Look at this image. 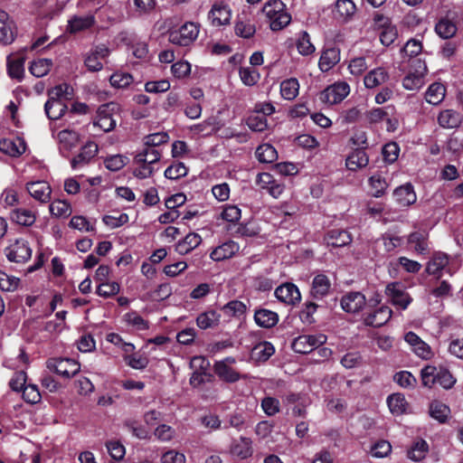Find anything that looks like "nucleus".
Wrapping results in <instances>:
<instances>
[{"instance_id": "nucleus-43", "label": "nucleus", "mask_w": 463, "mask_h": 463, "mask_svg": "<svg viewBox=\"0 0 463 463\" xmlns=\"http://www.w3.org/2000/svg\"><path fill=\"white\" fill-rule=\"evenodd\" d=\"M429 451V445L424 439L415 441L407 452V456L413 461L422 460Z\"/></svg>"}, {"instance_id": "nucleus-61", "label": "nucleus", "mask_w": 463, "mask_h": 463, "mask_svg": "<svg viewBox=\"0 0 463 463\" xmlns=\"http://www.w3.org/2000/svg\"><path fill=\"white\" fill-rule=\"evenodd\" d=\"M128 161V157L122 155H114L107 157L104 164L109 170L116 172L123 168Z\"/></svg>"}, {"instance_id": "nucleus-50", "label": "nucleus", "mask_w": 463, "mask_h": 463, "mask_svg": "<svg viewBox=\"0 0 463 463\" xmlns=\"http://www.w3.org/2000/svg\"><path fill=\"white\" fill-rule=\"evenodd\" d=\"M49 210L52 215L55 217L66 218L71 213V205L63 200H54L50 203Z\"/></svg>"}, {"instance_id": "nucleus-23", "label": "nucleus", "mask_w": 463, "mask_h": 463, "mask_svg": "<svg viewBox=\"0 0 463 463\" xmlns=\"http://www.w3.org/2000/svg\"><path fill=\"white\" fill-rule=\"evenodd\" d=\"M255 32V25L249 14L245 13L239 14L235 24V33L242 38H250L254 35Z\"/></svg>"}, {"instance_id": "nucleus-6", "label": "nucleus", "mask_w": 463, "mask_h": 463, "mask_svg": "<svg viewBox=\"0 0 463 463\" xmlns=\"http://www.w3.org/2000/svg\"><path fill=\"white\" fill-rule=\"evenodd\" d=\"M110 54V50L105 44L92 47L85 55L84 64L90 71H99L103 69L102 61Z\"/></svg>"}, {"instance_id": "nucleus-17", "label": "nucleus", "mask_w": 463, "mask_h": 463, "mask_svg": "<svg viewBox=\"0 0 463 463\" xmlns=\"http://www.w3.org/2000/svg\"><path fill=\"white\" fill-rule=\"evenodd\" d=\"M365 304V297L360 292H349L341 298V307L347 313L359 312Z\"/></svg>"}, {"instance_id": "nucleus-1", "label": "nucleus", "mask_w": 463, "mask_h": 463, "mask_svg": "<svg viewBox=\"0 0 463 463\" xmlns=\"http://www.w3.org/2000/svg\"><path fill=\"white\" fill-rule=\"evenodd\" d=\"M262 14L269 24L272 31H279L291 21V15L287 12L286 5L281 0H270L262 7Z\"/></svg>"}, {"instance_id": "nucleus-20", "label": "nucleus", "mask_w": 463, "mask_h": 463, "mask_svg": "<svg viewBox=\"0 0 463 463\" xmlns=\"http://www.w3.org/2000/svg\"><path fill=\"white\" fill-rule=\"evenodd\" d=\"M232 13L227 5H213L208 18L213 26H221L230 23Z\"/></svg>"}, {"instance_id": "nucleus-22", "label": "nucleus", "mask_w": 463, "mask_h": 463, "mask_svg": "<svg viewBox=\"0 0 463 463\" xmlns=\"http://www.w3.org/2000/svg\"><path fill=\"white\" fill-rule=\"evenodd\" d=\"M393 196L401 206H409L417 200L413 186L409 183L397 187L393 191Z\"/></svg>"}, {"instance_id": "nucleus-14", "label": "nucleus", "mask_w": 463, "mask_h": 463, "mask_svg": "<svg viewBox=\"0 0 463 463\" xmlns=\"http://www.w3.org/2000/svg\"><path fill=\"white\" fill-rule=\"evenodd\" d=\"M274 294L280 302L288 305H295L301 298L298 287L293 283H284L279 286Z\"/></svg>"}, {"instance_id": "nucleus-46", "label": "nucleus", "mask_w": 463, "mask_h": 463, "mask_svg": "<svg viewBox=\"0 0 463 463\" xmlns=\"http://www.w3.org/2000/svg\"><path fill=\"white\" fill-rule=\"evenodd\" d=\"M387 404L392 413L396 415L402 414L407 406L405 397L401 393H393L387 398Z\"/></svg>"}, {"instance_id": "nucleus-49", "label": "nucleus", "mask_w": 463, "mask_h": 463, "mask_svg": "<svg viewBox=\"0 0 463 463\" xmlns=\"http://www.w3.org/2000/svg\"><path fill=\"white\" fill-rule=\"evenodd\" d=\"M449 413L450 409L446 404L437 401L430 403V414L433 419L439 422H445Z\"/></svg>"}, {"instance_id": "nucleus-29", "label": "nucleus", "mask_w": 463, "mask_h": 463, "mask_svg": "<svg viewBox=\"0 0 463 463\" xmlns=\"http://www.w3.org/2000/svg\"><path fill=\"white\" fill-rule=\"evenodd\" d=\"M388 79L387 71L379 67L372 70L364 76V83L367 89H373L386 82Z\"/></svg>"}, {"instance_id": "nucleus-45", "label": "nucleus", "mask_w": 463, "mask_h": 463, "mask_svg": "<svg viewBox=\"0 0 463 463\" xmlns=\"http://www.w3.org/2000/svg\"><path fill=\"white\" fill-rule=\"evenodd\" d=\"M256 156L261 163H273L278 158V153L271 145L262 144L257 147Z\"/></svg>"}, {"instance_id": "nucleus-2", "label": "nucleus", "mask_w": 463, "mask_h": 463, "mask_svg": "<svg viewBox=\"0 0 463 463\" xmlns=\"http://www.w3.org/2000/svg\"><path fill=\"white\" fill-rule=\"evenodd\" d=\"M422 385L431 388L435 383L446 390L451 389L457 380L451 373L444 367L437 368L433 365H426L420 370Z\"/></svg>"}, {"instance_id": "nucleus-64", "label": "nucleus", "mask_w": 463, "mask_h": 463, "mask_svg": "<svg viewBox=\"0 0 463 463\" xmlns=\"http://www.w3.org/2000/svg\"><path fill=\"white\" fill-rule=\"evenodd\" d=\"M423 83V77L413 72H410L402 80L403 87L409 90H417L422 87Z\"/></svg>"}, {"instance_id": "nucleus-5", "label": "nucleus", "mask_w": 463, "mask_h": 463, "mask_svg": "<svg viewBox=\"0 0 463 463\" xmlns=\"http://www.w3.org/2000/svg\"><path fill=\"white\" fill-rule=\"evenodd\" d=\"M443 270H445L449 276H452L455 272V270H453L449 266V256L441 251L434 252L427 262L426 272L429 275L440 278Z\"/></svg>"}, {"instance_id": "nucleus-62", "label": "nucleus", "mask_w": 463, "mask_h": 463, "mask_svg": "<svg viewBox=\"0 0 463 463\" xmlns=\"http://www.w3.org/2000/svg\"><path fill=\"white\" fill-rule=\"evenodd\" d=\"M168 140L169 136L166 132H157L145 137L144 144L146 146L155 148L156 146L168 142Z\"/></svg>"}, {"instance_id": "nucleus-47", "label": "nucleus", "mask_w": 463, "mask_h": 463, "mask_svg": "<svg viewBox=\"0 0 463 463\" xmlns=\"http://www.w3.org/2000/svg\"><path fill=\"white\" fill-rule=\"evenodd\" d=\"M435 31L441 38L449 39L455 35L457 26L450 20L442 18L437 23Z\"/></svg>"}, {"instance_id": "nucleus-15", "label": "nucleus", "mask_w": 463, "mask_h": 463, "mask_svg": "<svg viewBox=\"0 0 463 463\" xmlns=\"http://www.w3.org/2000/svg\"><path fill=\"white\" fill-rule=\"evenodd\" d=\"M26 150V143L23 137H15L0 140V151L13 157H18Z\"/></svg>"}, {"instance_id": "nucleus-56", "label": "nucleus", "mask_w": 463, "mask_h": 463, "mask_svg": "<svg viewBox=\"0 0 463 463\" xmlns=\"http://www.w3.org/2000/svg\"><path fill=\"white\" fill-rule=\"evenodd\" d=\"M247 126L253 131L262 132L268 128L267 119L256 111L247 118Z\"/></svg>"}, {"instance_id": "nucleus-59", "label": "nucleus", "mask_w": 463, "mask_h": 463, "mask_svg": "<svg viewBox=\"0 0 463 463\" xmlns=\"http://www.w3.org/2000/svg\"><path fill=\"white\" fill-rule=\"evenodd\" d=\"M297 48L300 54L309 55L315 52V46L310 42V36L307 32H302L297 42Z\"/></svg>"}, {"instance_id": "nucleus-7", "label": "nucleus", "mask_w": 463, "mask_h": 463, "mask_svg": "<svg viewBox=\"0 0 463 463\" xmlns=\"http://www.w3.org/2000/svg\"><path fill=\"white\" fill-rule=\"evenodd\" d=\"M5 255L9 261L24 263L30 260L32 250L24 239H17L5 248Z\"/></svg>"}, {"instance_id": "nucleus-54", "label": "nucleus", "mask_w": 463, "mask_h": 463, "mask_svg": "<svg viewBox=\"0 0 463 463\" xmlns=\"http://www.w3.org/2000/svg\"><path fill=\"white\" fill-rule=\"evenodd\" d=\"M369 184L373 190V196H382L388 187V184L384 177L380 174H374L369 178Z\"/></svg>"}, {"instance_id": "nucleus-42", "label": "nucleus", "mask_w": 463, "mask_h": 463, "mask_svg": "<svg viewBox=\"0 0 463 463\" xmlns=\"http://www.w3.org/2000/svg\"><path fill=\"white\" fill-rule=\"evenodd\" d=\"M161 154L158 149L146 146L142 151L138 152L135 156V163H146L150 165L158 162Z\"/></svg>"}, {"instance_id": "nucleus-9", "label": "nucleus", "mask_w": 463, "mask_h": 463, "mask_svg": "<svg viewBox=\"0 0 463 463\" xmlns=\"http://www.w3.org/2000/svg\"><path fill=\"white\" fill-rule=\"evenodd\" d=\"M326 341L325 335H303L297 337L292 343V348L299 354H308L319 347Z\"/></svg>"}, {"instance_id": "nucleus-24", "label": "nucleus", "mask_w": 463, "mask_h": 463, "mask_svg": "<svg viewBox=\"0 0 463 463\" xmlns=\"http://www.w3.org/2000/svg\"><path fill=\"white\" fill-rule=\"evenodd\" d=\"M239 249L240 247L236 242L229 241L216 247L211 252L210 257L214 261H222L225 259L232 257L239 250Z\"/></svg>"}, {"instance_id": "nucleus-40", "label": "nucleus", "mask_w": 463, "mask_h": 463, "mask_svg": "<svg viewBox=\"0 0 463 463\" xmlns=\"http://www.w3.org/2000/svg\"><path fill=\"white\" fill-rule=\"evenodd\" d=\"M24 58H7V71L12 79L21 81L24 75Z\"/></svg>"}, {"instance_id": "nucleus-44", "label": "nucleus", "mask_w": 463, "mask_h": 463, "mask_svg": "<svg viewBox=\"0 0 463 463\" xmlns=\"http://www.w3.org/2000/svg\"><path fill=\"white\" fill-rule=\"evenodd\" d=\"M298 90L299 83L295 78L285 80L280 84V93L288 100L294 99L298 94Z\"/></svg>"}, {"instance_id": "nucleus-30", "label": "nucleus", "mask_w": 463, "mask_h": 463, "mask_svg": "<svg viewBox=\"0 0 463 463\" xmlns=\"http://www.w3.org/2000/svg\"><path fill=\"white\" fill-rule=\"evenodd\" d=\"M356 6L352 0H337L335 3V15L342 21L350 20L355 14Z\"/></svg>"}, {"instance_id": "nucleus-48", "label": "nucleus", "mask_w": 463, "mask_h": 463, "mask_svg": "<svg viewBox=\"0 0 463 463\" xmlns=\"http://www.w3.org/2000/svg\"><path fill=\"white\" fill-rule=\"evenodd\" d=\"M52 65V60L38 59L31 63L29 71L33 76L41 78L45 76L50 71Z\"/></svg>"}, {"instance_id": "nucleus-33", "label": "nucleus", "mask_w": 463, "mask_h": 463, "mask_svg": "<svg viewBox=\"0 0 463 463\" xmlns=\"http://www.w3.org/2000/svg\"><path fill=\"white\" fill-rule=\"evenodd\" d=\"M12 220L23 226H31L36 221V214L32 210L24 208H16L11 213Z\"/></svg>"}, {"instance_id": "nucleus-60", "label": "nucleus", "mask_w": 463, "mask_h": 463, "mask_svg": "<svg viewBox=\"0 0 463 463\" xmlns=\"http://www.w3.org/2000/svg\"><path fill=\"white\" fill-rule=\"evenodd\" d=\"M20 279L14 276L0 272V288L3 291L12 292L17 289Z\"/></svg>"}, {"instance_id": "nucleus-13", "label": "nucleus", "mask_w": 463, "mask_h": 463, "mask_svg": "<svg viewBox=\"0 0 463 463\" xmlns=\"http://www.w3.org/2000/svg\"><path fill=\"white\" fill-rule=\"evenodd\" d=\"M229 451L232 457L240 459L250 458L253 454L251 439L241 436L239 439H232Z\"/></svg>"}, {"instance_id": "nucleus-39", "label": "nucleus", "mask_w": 463, "mask_h": 463, "mask_svg": "<svg viewBox=\"0 0 463 463\" xmlns=\"http://www.w3.org/2000/svg\"><path fill=\"white\" fill-rule=\"evenodd\" d=\"M438 121L442 128H453L459 126L461 117L453 109H446L439 113Z\"/></svg>"}, {"instance_id": "nucleus-63", "label": "nucleus", "mask_w": 463, "mask_h": 463, "mask_svg": "<svg viewBox=\"0 0 463 463\" xmlns=\"http://www.w3.org/2000/svg\"><path fill=\"white\" fill-rule=\"evenodd\" d=\"M126 364L133 369L143 370L148 364V359L146 356L134 354L132 355H124Z\"/></svg>"}, {"instance_id": "nucleus-21", "label": "nucleus", "mask_w": 463, "mask_h": 463, "mask_svg": "<svg viewBox=\"0 0 463 463\" xmlns=\"http://www.w3.org/2000/svg\"><path fill=\"white\" fill-rule=\"evenodd\" d=\"M14 40V23L6 12L0 10V43L10 44Z\"/></svg>"}, {"instance_id": "nucleus-3", "label": "nucleus", "mask_w": 463, "mask_h": 463, "mask_svg": "<svg viewBox=\"0 0 463 463\" xmlns=\"http://www.w3.org/2000/svg\"><path fill=\"white\" fill-rule=\"evenodd\" d=\"M119 105L116 102H109L99 106L97 111V120L95 126L100 128L103 131L109 132L116 127L114 116L119 111Z\"/></svg>"}, {"instance_id": "nucleus-57", "label": "nucleus", "mask_w": 463, "mask_h": 463, "mask_svg": "<svg viewBox=\"0 0 463 463\" xmlns=\"http://www.w3.org/2000/svg\"><path fill=\"white\" fill-rule=\"evenodd\" d=\"M222 310L228 317H241L245 313L246 306L239 300H232L225 304Z\"/></svg>"}, {"instance_id": "nucleus-35", "label": "nucleus", "mask_w": 463, "mask_h": 463, "mask_svg": "<svg viewBox=\"0 0 463 463\" xmlns=\"http://www.w3.org/2000/svg\"><path fill=\"white\" fill-rule=\"evenodd\" d=\"M340 60L339 52L335 48H329L323 52L319 59V68L322 71H328Z\"/></svg>"}, {"instance_id": "nucleus-18", "label": "nucleus", "mask_w": 463, "mask_h": 463, "mask_svg": "<svg viewBox=\"0 0 463 463\" xmlns=\"http://www.w3.org/2000/svg\"><path fill=\"white\" fill-rule=\"evenodd\" d=\"M97 153V144L94 142H88L81 147L80 153L71 160V167L73 169H78L88 165Z\"/></svg>"}, {"instance_id": "nucleus-34", "label": "nucleus", "mask_w": 463, "mask_h": 463, "mask_svg": "<svg viewBox=\"0 0 463 463\" xmlns=\"http://www.w3.org/2000/svg\"><path fill=\"white\" fill-rule=\"evenodd\" d=\"M44 110L50 119L56 120L65 114L67 106L62 100L48 99L44 105Z\"/></svg>"}, {"instance_id": "nucleus-51", "label": "nucleus", "mask_w": 463, "mask_h": 463, "mask_svg": "<svg viewBox=\"0 0 463 463\" xmlns=\"http://www.w3.org/2000/svg\"><path fill=\"white\" fill-rule=\"evenodd\" d=\"M134 81L133 76L128 72L116 71L109 78L111 86L118 89L128 87Z\"/></svg>"}, {"instance_id": "nucleus-11", "label": "nucleus", "mask_w": 463, "mask_h": 463, "mask_svg": "<svg viewBox=\"0 0 463 463\" xmlns=\"http://www.w3.org/2000/svg\"><path fill=\"white\" fill-rule=\"evenodd\" d=\"M350 92V87L346 82H336L326 90L319 96L322 102L333 105L341 102Z\"/></svg>"}, {"instance_id": "nucleus-52", "label": "nucleus", "mask_w": 463, "mask_h": 463, "mask_svg": "<svg viewBox=\"0 0 463 463\" xmlns=\"http://www.w3.org/2000/svg\"><path fill=\"white\" fill-rule=\"evenodd\" d=\"M124 321L136 330H146L148 328V322L146 321L136 311H130L124 315Z\"/></svg>"}, {"instance_id": "nucleus-19", "label": "nucleus", "mask_w": 463, "mask_h": 463, "mask_svg": "<svg viewBox=\"0 0 463 463\" xmlns=\"http://www.w3.org/2000/svg\"><path fill=\"white\" fill-rule=\"evenodd\" d=\"M95 22V16L91 14L73 15L68 20L66 31L69 33H77L90 29L94 25Z\"/></svg>"}, {"instance_id": "nucleus-38", "label": "nucleus", "mask_w": 463, "mask_h": 463, "mask_svg": "<svg viewBox=\"0 0 463 463\" xmlns=\"http://www.w3.org/2000/svg\"><path fill=\"white\" fill-rule=\"evenodd\" d=\"M221 316L215 310L201 313L196 318V324L201 329H208L218 326Z\"/></svg>"}, {"instance_id": "nucleus-26", "label": "nucleus", "mask_w": 463, "mask_h": 463, "mask_svg": "<svg viewBox=\"0 0 463 463\" xmlns=\"http://www.w3.org/2000/svg\"><path fill=\"white\" fill-rule=\"evenodd\" d=\"M368 163L369 157L364 148L354 150L345 160V165L351 171L365 167Z\"/></svg>"}, {"instance_id": "nucleus-31", "label": "nucleus", "mask_w": 463, "mask_h": 463, "mask_svg": "<svg viewBox=\"0 0 463 463\" xmlns=\"http://www.w3.org/2000/svg\"><path fill=\"white\" fill-rule=\"evenodd\" d=\"M408 243L413 246V250L419 254L428 252V233L424 231L411 232L408 236Z\"/></svg>"}, {"instance_id": "nucleus-41", "label": "nucleus", "mask_w": 463, "mask_h": 463, "mask_svg": "<svg viewBox=\"0 0 463 463\" xmlns=\"http://www.w3.org/2000/svg\"><path fill=\"white\" fill-rule=\"evenodd\" d=\"M202 242V238L199 234L191 232L185 238L179 241L176 245V250L180 254H186L195 249Z\"/></svg>"}, {"instance_id": "nucleus-28", "label": "nucleus", "mask_w": 463, "mask_h": 463, "mask_svg": "<svg viewBox=\"0 0 463 463\" xmlns=\"http://www.w3.org/2000/svg\"><path fill=\"white\" fill-rule=\"evenodd\" d=\"M59 147L61 153L70 152L79 142V135L72 130L63 129L58 133Z\"/></svg>"}, {"instance_id": "nucleus-10", "label": "nucleus", "mask_w": 463, "mask_h": 463, "mask_svg": "<svg viewBox=\"0 0 463 463\" xmlns=\"http://www.w3.org/2000/svg\"><path fill=\"white\" fill-rule=\"evenodd\" d=\"M47 367L64 378H71L80 371V364L73 359L52 358L47 361Z\"/></svg>"}, {"instance_id": "nucleus-36", "label": "nucleus", "mask_w": 463, "mask_h": 463, "mask_svg": "<svg viewBox=\"0 0 463 463\" xmlns=\"http://www.w3.org/2000/svg\"><path fill=\"white\" fill-rule=\"evenodd\" d=\"M446 88L439 82L432 83L425 93L426 101L432 105L439 104L445 98Z\"/></svg>"}, {"instance_id": "nucleus-8", "label": "nucleus", "mask_w": 463, "mask_h": 463, "mask_svg": "<svg viewBox=\"0 0 463 463\" xmlns=\"http://www.w3.org/2000/svg\"><path fill=\"white\" fill-rule=\"evenodd\" d=\"M385 293L393 306L403 310L406 309L412 301V298L406 291L404 286L400 282L389 283L386 286Z\"/></svg>"}, {"instance_id": "nucleus-25", "label": "nucleus", "mask_w": 463, "mask_h": 463, "mask_svg": "<svg viewBox=\"0 0 463 463\" xmlns=\"http://www.w3.org/2000/svg\"><path fill=\"white\" fill-rule=\"evenodd\" d=\"M351 234L345 230H332L327 232L325 241L327 246L331 247H344L351 243Z\"/></svg>"}, {"instance_id": "nucleus-32", "label": "nucleus", "mask_w": 463, "mask_h": 463, "mask_svg": "<svg viewBox=\"0 0 463 463\" xmlns=\"http://www.w3.org/2000/svg\"><path fill=\"white\" fill-rule=\"evenodd\" d=\"M330 288L329 279L324 274H318L313 279L311 293L315 298H321L328 294Z\"/></svg>"}, {"instance_id": "nucleus-53", "label": "nucleus", "mask_w": 463, "mask_h": 463, "mask_svg": "<svg viewBox=\"0 0 463 463\" xmlns=\"http://www.w3.org/2000/svg\"><path fill=\"white\" fill-rule=\"evenodd\" d=\"M275 352L274 346L269 342H263L257 345L253 350L252 354L259 361H267Z\"/></svg>"}, {"instance_id": "nucleus-4", "label": "nucleus", "mask_w": 463, "mask_h": 463, "mask_svg": "<svg viewBox=\"0 0 463 463\" xmlns=\"http://www.w3.org/2000/svg\"><path fill=\"white\" fill-rule=\"evenodd\" d=\"M199 28L194 23H185L180 28L169 32V42L180 46H188L198 36Z\"/></svg>"}, {"instance_id": "nucleus-37", "label": "nucleus", "mask_w": 463, "mask_h": 463, "mask_svg": "<svg viewBox=\"0 0 463 463\" xmlns=\"http://www.w3.org/2000/svg\"><path fill=\"white\" fill-rule=\"evenodd\" d=\"M216 374L227 383H235L242 376L234 371L232 367L225 364V362H217L214 365Z\"/></svg>"}, {"instance_id": "nucleus-16", "label": "nucleus", "mask_w": 463, "mask_h": 463, "mask_svg": "<svg viewBox=\"0 0 463 463\" xmlns=\"http://www.w3.org/2000/svg\"><path fill=\"white\" fill-rule=\"evenodd\" d=\"M392 311L387 306H382L373 312L366 314L364 323L366 326L380 327L385 325L392 317Z\"/></svg>"}, {"instance_id": "nucleus-55", "label": "nucleus", "mask_w": 463, "mask_h": 463, "mask_svg": "<svg viewBox=\"0 0 463 463\" xmlns=\"http://www.w3.org/2000/svg\"><path fill=\"white\" fill-rule=\"evenodd\" d=\"M393 380L402 388L412 389L417 384V379L408 371L396 373L393 376Z\"/></svg>"}, {"instance_id": "nucleus-58", "label": "nucleus", "mask_w": 463, "mask_h": 463, "mask_svg": "<svg viewBox=\"0 0 463 463\" xmlns=\"http://www.w3.org/2000/svg\"><path fill=\"white\" fill-rule=\"evenodd\" d=\"M119 284L115 281H103L100 282L97 288V294L103 298H109L117 295L119 292Z\"/></svg>"}, {"instance_id": "nucleus-12", "label": "nucleus", "mask_w": 463, "mask_h": 463, "mask_svg": "<svg viewBox=\"0 0 463 463\" xmlns=\"http://www.w3.org/2000/svg\"><path fill=\"white\" fill-rule=\"evenodd\" d=\"M29 194L41 203H47L51 200L52 188L45 181H33L26 184Z\"/></svg>"}, {"instance_id": "nucleus-27", "label": "nucleus", "mask_w": 463, "mask_h": 463, "mask_svg": "<svg viewBox=\"0 0 463 463\" xmlns=\"http://www.w3.org/2000/svg\"><path fill=\"white\" fill-rule=\"evenodd\" d=\"M254 320L260 327L271 328L279 322V316L269 309L260 308L255 311Z\"/></svg>"}]
</instances>
